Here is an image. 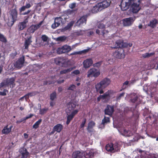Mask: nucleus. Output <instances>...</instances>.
<instances>
[{
  "label": "nucleus",
  "instance_id": "09e8293b",
  "mask_svg": "<svg viewBox=\"0 0 158 158\" xmlns=\"http://www.w3.org/2000/svg\"><path fill=\"white\" fill-rule=\"evenodd\" d=\"M41 39L44 42H46L48 39V37L46 35H43L41 36Z\"/></svg>",
  "mask_w": 158,
  "mask_h": 158
},
{
  "label": "nucleus",
  "instance_id": "f8f14e48",
  "mask_svg": "<svg viewBox=\"0 0 158 158\" xmlns=\"http://www.w3.org/2000/svg\"><path fill=\"white\" fill-rule=\"evenodd\" d=\"M87 17L84 15L81 17L76 23L77 26H81L85 25L86 23Z\"/></svg>",
  "mask_w": 158,
  "mask_h": 158
},
{
  "label": "nucleus",
  "instance_id": "c756f323",
  "mask_svg": "<svg viewBox=\"0 0 158 158\" xmlns=\"http://www.w3.org/2000/svg\"><path fill=\"white\" fill-rule=\"evenodd\" d=\"M75 68L74 67L69 68L67 69L61 70L60 72V74H65L70 72Z\"/></svg>",
  "mask_w": 158,
  "mask_h": 158
},
{
  "label": "nucleus",
  "instance_id": "f257e3e1",
  "mask_svg": "<svg viewBox=\"0 0 158 158\" xmlns=\"http://www.w3.org/2000/svg\"><path fill=\"white\" fill-rule=\"evenodd\" d=\"M111 80L108 78H105L102 79L98 83L95 85L96 91L100 94L104 93L103 90L107 87L110 83Z\"/></svg>",
  "mask_w": 158,
  "mask_h": 158
},
{
  "label": "nucleus",
  "instance_id": "b1692460",
  "mask_svg": "<svg viewBox=\"0 0 158 158\" xmlns=\"http://www.w3.org/2000/svg\"><path fill=\"white\" fill-rule=\"evenodd\" d=\"M99 6V5L98 3L93 7L91 10V12L92 13H95L102 10Z\"/></svg>",
  "mask_w": 158,
  "mask_h": 158
},
{
  "label": "nucleus",
  "instance_id": "dca6fc26",
  "mask_svg": "<svg viewBox=\"0 0 158 158\" xmlns=\"http://www.w3.org/2000/svg\"><path fill=\"white\" fill-rule=\"evenodd\" d=\"M93 61L91 59H87L84 60L83 62L84 67L88 68L93 64Z\"/></svg>",
  "mask_w": 158,
  "mask_h": 158
},
{
  "label": "nucleus",
  "instance_id": "aec40b11",
  "mask_svg": "<svg viewBox=\"0 0 158 158\" xmlns=\"http://www.w3.org/2000/svg\"><path fill=\"white\" fill-rule=\"evenodd\" d=\"M126 46L124 45L123 42L121 40L116 41L114 44V47L113 48H124Z\"/></svg>",
  "mask_w": 158,
  "mask_h": 158
},
{
  "label": "nucleus",
  "instance_id": "7c9ffc66",
  "mask_svg": "<svg viewBox=\"0 0 158 158\" xmlns=\"http://www.w3.org/2000/svg\"><path fill=\"white\" fill-rule=\"evenodd\" d=\"M63 59L61 57H58L55 59L54 61L55 63L57 65H60L63 64L62 61Z\"/></svg>",
  "mask_w": 158,
  "mask_h": 158
},
{
  "label": "nucleus",
  "instance_id": "052dcab7",
  "mask_svg": "<svg viewBox=\"0 0 158 158\" xmlns=\"http://www.w3.org/2000/svg\"><path fill=\"white\" fill-rule=\"evenodd\" d=\"M26 9L25 6H23L22 7H20L19 9V11L20 13L22 12L23 11H24L25 9Z\"/></svg>",
  "mask_w": 158,
  "mask_h": 158
},
{
  "label": "nucleus",
  "instance_id": "72a5a7b5",
  "mask_svg": "<svg viewBox=\"0 0 158 158\" xmlns=\"http://www.w3.org/2000/svg\"><path fill=\"white\" fill-rule=\"evenodd\" d=\"M42 122V119H40L38 120V121L36 122L32 126L33 128H34L35 129L39 127L40 124Z\"/></svg>",
  "mask_w": 158,
  "mask_h": 158
},
{
  "label": "nucleus",
  "instance_id": "4be33fe9",
  "mask_svg": "<svg viewBox=\"0 0 158 158\" xmlns=\"http://www.w3.org/2000/svg\"><path fill=\"white\" fill-rule=\"evenodd\" d=\"M99 5V6L101 8L102 10L105 8L110 6V3L107 1H104L98 3Z\"/></svg>",
  "mask_w": 158,
  "mask_h": 158
},
{
  "label": "nucleus",
  "instance_id": "37998d69",
  "mask_svg": "<svg viewBox=\"0 0 158 158\" xmlns=\"http://www.w3.org/2000/svg\"><path fill=\"white\" fill-rule=\"evenodd\" d=\"M109 91L106 92L102 95H100V96L102 97V99H104L106 98L107 97H110V94L108 92Z\"/></svg>",
  "mask_w": 158,
  "mask_h": 158
},
{
  "label": "nucleus",
  "instance_id": "13d9d810",
  "mask_svg": "<svg viewBox=\"0 0 158 158\" xmlns=\"http://www.w3.org/2000/svg\"><path fill=\"white\" fill-rule=\"evenodd\" d=\"M109 31L108 30H103L102 31V35L103 37H105L106 35H107Z\"/></svg>",
  "mask_w": 158,
  "mask_h": 158
},
{
  "label": "nucleus",
  "instance_id": "20e7f679",
  "mask_svg": "<svg viewBox=\"0 0 158 158\" xmlns=\"http://www.w3.org/2000/svg\"><path fill=\"white\" fill-rule=\"evenodd\" d=\"M9 14L12 19L10 24V26H11L17 20L18 14L16 8L11 9L9 11ZM8 25L9 26L10 25L9 22H8Z\"/></svg>",
  "mask_w": 158,
  "mask_h": 158
},
{
  "label": "nucleus",
  "instance_id": "473e14b6",
  "mask_svg": "<svg viewBox=\"0 0 158 158\" xmlns=\"http://www.w3.org/2000/svg\"><path fill=\"white\" fill-rule=\"evenodd\" d=\"M74 117L73 116L70 114H67V121L66 122V124L67 125H69L71 121L72 120Z\"/></svg>",
  "mask_w": 158,
  "mask_h": 158
},
{
  "label": "nucleus",
  "instance_id": "6e6552de",
  "mask_svg": "<svg viewBox=\"0 0 158 158\" xmlns=\"http://www.w3.org/2000/svg\"><path fill=\"white\" fill-rule=\"evenodd\" d=\"M43 23L42 21L40 22L38 24H32L28 28L27 31L30 33H33L35 31L38 30L41 26Z\"/></svg>",
  "mask_w": 158,
  "mask_h": 158
},
{
  "label": "nucleus",
  "instance_id": "a19ab883",
  "mask_svg": "<svg viewBox=\"0 0 158 158\" xmlns=\"http://www.w3.org/2000/svg\"><path fill=\"white\" fill-rule=\"evenodd\" d=\"M48 110V108H45L42 109H40V114L41 115L44 114Z\"/></svg>",
  "mask_w": 158,
  "mask_h": 158
},
{
  "label": "nucleus",
  "instance_id": "a211bd4d",
  "mask_svg": "<svg viewBox=\"0 0 158 158\" xmlns=\"http://www.w3.org/2000/svg\"><path fill=\"white\" fill-rule=\"evenodd\" d=\"M94 154L93 150H87L84 152V156L85 158H92L94 156Z\"/></svg>",
  "mask_w": 158,
  "mask_h": 158
},
{
  "label": "nucleus",
  "instance_id": "ea45409f",
  "mask_svg": "<svg viewBox=\"0 0 158 158\" xmlns=\"http://www.w3.org/2000/svg\"><path fill=\"white\" fill-rule=\"evenodd\" d=\"M36 92H34L31 93L27 94L24 96H26L24 98L27 100L29 96H31L33 95H35L36 94Z\"/></svg>",
  "mask_w": 158,
  "mask_h": 158
},
{
  "label": "nucleus",
  "instance_id": "8fccbe9b",
  "mask_svg": "<svg viewBox=\"0 0 158 158\" xmlns=\"http://www.w3.org/2000/svg\"><path fill=\"white\" fill-rule=\"evenodd\" d=\"M66 39V37L64 36H60L58 37L57 39V40L58 41H64Z\"/></svg>",
  "mask_w": 158,
  "mask_h": 158
},
{
  "label": "nucleus",
  "instance_id": "f03ea898",
  "mask_svg": "<svg viewBox=\"0 0 158 158\" xmlns=\"http://www.w3.org/2000/svg\"><path fill=\"white\" fill-rule=\"evenodd\" d=\"M139 4V0H122L120 6L122 10L128 9L130 5Z\"/></svg>",
  "mask_w": 158,
  "mask_h": 158
},
{
  "label": "nucleus",
  "instance_id": "58836bf2",
  "mask_svg": "<svg viewBox=\"0 0 158 158\" xmlns=\"http://www.w3.org/2000/svg\"><path fill=\"white\" fill-rule=\"evenodd\" d=\"M129 81H125L123 85L122 89L120 90V91L124 90L127 87V85L128 84Z\"/></svg>",
  "mask_w": 158,
  "mask_h": 158
},
{
  "label": "nucleus",
  "instance_id": "69168bd1",
  "mask_svg": "<svg viewBox=\"0 0 158 158\" xmlns=\"http://www.w3.org/2000/svg\"><path fill=\"white\" fill-rule=\"evenodd\" d=\"M25 120L24 118L21 119L20 120H17L16 121V123L17 124H19L21 123L22 122L25 121Z\"/></svg>",
  "mask_w": 158,
  "mask_h": 158
},
{
  "label": "nucleus",
  "instance_id": "f3484780",
  "mask_svg": "<svg viewBox=\"0 0 158 158\" xmlns=\"http://www.w3.org/2000/svg\"><path fill=\"white\" fill-rule=\"evenodd\" d=\"M105 148L107 151L111 152H114L118 149V148L117 149L116 147L114 146L113 144H107L105 147Z\"/></svg>",
  "mask_w": 158,
  "mask_h": 158
},
{
  "label": "nucleus",
  "instance_id": "ddd939ff",
  "mask_svg": "<svg viewBox=\"0 0 158 158\" xmlns=\"http://www.w3.org/2000/svg\"><path fill=\"white\" fill-rule=\"evenodd\" d=\"M32 36L30 35L25 39L24 46H23L24 49H28L29 45L32 42Z\"/></svg>",
  "mask_w": 158,
  "mask_h": 158
},
{
  "label": "nucleus",
  "instance_id": "49530a36",
  "mask_svg": "<svg viewBox=\"0 0 158 158\" xmlns=\"http://www.w3.org/2000/svg\"><path fill=\"white\" fill-rule=\"evenodd\" d=\"M123 132L124 134L127 136H129L130 135L129 133L130 132V131L128 130H127L126 129L124 128Z\"/></svg>",
  "mask_w": 158,
  "mask_h": 158
},
{
  "label": "nucleus",
  "instance_id": "4d7b16f0",
  "mask_svg": "<svg viewBox=\"0 0 158 158\" xmlns=\"http://www.w3.org/2000/svg\"><path fill=\"white\" fill-rule=\"evenodd\" d=\"M99 0H89L87 1L90 4H94L96 3L97 2L99 1Z\"/></svg>",
  "mask_w": 158,
  "mask_h": 158
},
{
  "label": "nucleus",
  "instance_id": "338daca9",
  "mask_svg": "<svg viewBox=\"0 0 158 158\" xmlns=\"http://www.w3.org/2000/svg\"><path fill=\"white\" fill-rule=\"evenodd\" d=\"M26 9H28L31 6V5L29 3H26L25 6Z\"/></svg>",
  "mask_w": 158,
  "mask_h": 158
},
{
  "label": "nucleus",
  "instance_id": "412c9836",
  "mask_svg": "<svg viewBox=\"0 0 158 158\" xmlns=\"http://www.w3.org/2000/svg\"><path fill=\"white\" fill-rule=\"evenodd\" d=\"M95 123L93 121L89 122L87 128V130L89 132L91 133L93 131V128L95 126Z\"/></svg>",
  "mask_w": 158,
  "mask_h": 158
},
{
  "label": "nucleus",
  "instance_id": "9b49d317",
  "mask_svg": "<svg viewBox=\"0 0 158 158\" xmlns=\"http://www.w3.org/2000/svg\"><path fill=\"white\" fill-rule=\"evenodd\" d=\"M114 111V106L107 105L104 110V113L106 115L111 116Z\"/></svg>",
  "mask_w": 158,
  "mask_h": 158
},
{
  "label": "nucleus",
  "instance_id": "0e129e2a",
  "mask_svg": "<svg viewBox=\"0 0 158 158\" xmlns=\"http://www.w3.org/2000/svg\"><path fill=\"white\" fill-rule=\"evenodd\" d=\"M72 73L77 75L79 74L80 73V72L78 70H76L73 71Z\"/></svg>",
  "mask_w": 158,
  "mask_h": 158
},
{
  "label": "nucleus",
  "instance_id": "774afa93",
  "mask_svg": "<svg viewBox=\"0 0 158 158\" xmlns=\"http://www.w3.org/2000/svg\"><path fill=\"white\" fill-rule=\"evenodd\" d=\"M31 11V10H28L27 12H25L22 13V15H28L30 12Z\"/></svg>",
  "mask_w": 158,
  "mask_h": 158
},
{
  "label": "nucleus",
  "instance_id": "864d4df0",
  "mask_svg": "<svg viewBox=\"0 0 158 158\" xmlns=\"http://www.w3.org/2000/svg\"><path fill=\"white\" fill-rule=\"evenodd\" d=\"M8 91L6 89H4L3 92L0 91V95L1 96H5L6 95V93H8Z\"/></svg>",
  "mask_w": 158,
  "mask_h": 158
},
{
  "label": "nucleus",
  "instance_id": "6ab92c4d",
  "mask_svg": "<svg viewBox=\"0 0 158 158\" xmlns=\"http://www.w3.org/2000/svg\"><path fill=\"white\" fill-rule=\"evenodd\" d=\"M8 125H7L4 127L2 131V134H8L10 132L11 129L13 127V126H10L8 127Z\"/></svg>",
  "mask_w": 158,
  "mask_h": 158
},
{
  "label": "nucleus",
  "instance_id": "c85d7f7f",
  "mask_svg": "<svg viewBox=\"0 0 158 158\" xmlns=\"http://www.w3.org/2000/svg\"><path fill=\"white\" fill-rule=\"evenodd\" d=\"M90 48L89 49H84L83 50L80 51L79 52H75L71 54L72 55H74L77 54L81 55L82 54L88 52L89 51Z\"/></svg>",
  "mask_w": 158,
  "mask_h": 158
},
{
  "label": "nucleus",
  "instance_id": "0eeeda50",
  "mask_svg": "<svg viewBox=\"0 0 158 158\" xmlns=\"http://www.w3.org/2000/svg\"><path fill=\"white\" fill-rule=\"evenodd\" d=\"M71 50V47L67 45H65L60 48H59L57 50V53L58 54H61L63 53L68 52Z\"/></svg>",
  "mask_w": 158,
  "mask_h": 158
},
{
  "label": "nucleus",
  "instance_id": "e433bc0d",
  "mask_svg": "<svg viewBox=\"0 0 158 158\" xmlns=\"http://www.w3.org/2000/svg\"><path fill=\"white\" fill-rule=\"evenodd\" d=\"M73 25V23L71 22L69 23L68 25L64 28V30H69L71 29Z\"/></svg>",
  "mask_w": 158,
  "mask_h": 158
},
{
  "label": "nucleus",
  "instance_id": "c9c22d12",
  "mask_svg": "<svg viewBox=\"0 0 158 158\" xmlns=\"http://www.w3.org/2000/svg\"><path fill=\"white\" fill-rule=\"evenodd\" d=\"M0 41L5 43H6L7 42L6 38L1 33H0Z\"/></svg>",
  "mask_w": 158,
  "mask_h": 158
},
{
  "label": "nucleus",
  "instance_id": "c03bdc74",
  "mask_svg": "<svg viewBox=\"0 0 158 158\" xmlns=\"http://www.w3.org/2000/svg\"><path fill=\"white\" fill-rule=\"evenodd\" d=\"M125 93L124 92H123L122 93L116 96V99L117 101L119 100L122 97L124 96Z\"/></svg>",
  "mask_w": 158,
  "mask_h": 158
},
{
  "label": "nucleus",
  "instance_id": "cd10ccee",
  "mask_svg": "<svg viewBox=\"0 0 158 158\" xmlns=\"http://www.w3.org/2000/svg\"><path fill=\"white\" fill-rule=\"evenodd\" d=\"M73 158H83L80 152L79 151L74 152L72 154Z\"/></svg>",
  "mask_w": 158,
  "mask_h": 158
},
{
  "label": "nucleus",
  "instance_id": "393cba45",
  "mask_svg": "<svg viewBox=\"0 0 158 158\" xmlns=\"http://www.w3.org/2000/svg\"><path fill=\"white\" fill-rule=\"evenodd\" d=\"M76 106V105L72 102H70L67 104L68 109L70 111L73 110Z\"/></svg>",
  "mask_w": 158,
  "mask_h": 158
},
{
  "label": "nucleus",
  "instance_id": "1a4fd4ad",
  "mask_svg": "<svg viewBox=\"0 0 158 158\" xmlns=\"http://www.w3.org/2000/svg\"><path fill=\"white\" fill-rule=\"evenodd\" d=\"M135 20L134 18L132 17L124 19L122 20L123 25L124 26H130L132 24Z\"/></svg>",
  "mask_w": 158,
  "mask_h": 158
},
{
  "label": "nucleus",
  "instance_id": "680f3d73",
  "mask_svg": "<svg viewBox=\"0 0 158 158\" xmlns=\"http://www.w3.org/2000/svg\"><path fill=\"white\" fill-rule=\"evenodd\" d=\"M94 32H93V31H89L87 33L86 35L87 36L89 37L91 35H94Z\"/></svg>",
  "mask_w": 158,
  "mask_h": 158
},
{
  "label": "nucleus",
  "instance_id": "2f4dec72",
  "mask_svg": "<svg viewBox=\"0 0 158 158\" xmlns=\"http://www.w3.org/2000/svg\"><path fill=\"white\" fill-rule=\"evenodd\" d=\"M98 28L100 29H103L105 28L106 25L102 23V22H98L97 24Z\"/></svg>",
  "mask_w": 158,
  "mask_h": 158
},
{
  "label": "nucleus",
  "instance_id": "bb28decb",
  "mask_svg": "<svg viewBox=\"0 0 158 158\" xmlns=\"http://www.w3.org/2000/svg\"><path fill=\"white\" fill-rule=\"evenodd\" d=\"M63 126L60 124H57L54 127V130L58 132H60L63 129Z\"/></svg>",
  "mask_w": 158,
  "mask_h": 158
},
{
  "label": "nucleus",
  "instance_id": "39448f33",
  "mask_svg": "<svg viewBox=\"0 0 158 158\" xmlns=\"http://www.w3.org/2000/svg\"><path fill=\"white\" fill-rule=\"evenodd\" d=\"M87 77H94L97 78L98 77L100 74L99 70L94 68H93L89 69L87 72Z\"/></svg>",
  "mask_w": 158,
  "mask_h": 158
},
{
  "label": "nucleus",
  "instance_id": "5701e85b",
  "mask_svg": "<svg viewBox=\"0 0 158 158\" xmlns=\"http://www.w3.org/2000/svg\"><path fill=\"white\" fill-rule=\"evenodd\" d=\"M132 11L135 13H137L140 10V8L139 6V5L135 4V5H130Z\"/></svg>",
  "mask_w": 158,
  "mask_h": 158
},
{
  "label": "nucleus",
  "instance_id": "79ce46f5",
  "mask_svg": "<svg viewBox=\"0 0 158 158\" xmlns=\"http://www.w3.org/2000/svg\"><path fill=\"white\" fill-rule=\"evenodd\" d=\"M154 54V53H146L143 54V56L144 58H148L152 56Z\"/></svg>",
  "mask_w": 158,
  "mask_h": 158
},
{
  "label": "nucleus",
  "instance_id": "5fc2aeb1",
  "mask_svg": "<svg viewBox=\"0 0 158 158\" xmlns=\"http://www.w3.org/2000/svg\"><path fill=\"white\" fill-rule=\"evenodd\" d=\"M84 31L80 30L79 31H78L76 32V34L78 36L82 35L84 34Z\"/></svg>",
  "mask_w": 158,
  "mask_h": 158
},
{
  "label": "nucleus",
  "instance_id": "4c0bfd02",
  "mask_svg": "<svg viewBox=\"0 0 158 158\" xmlns=\"http://www.w3.org/2000/svg\"><path fill=\"white\" fill-rule=\"evenodd\" d=\"M56 98V92H52L50 95V99L52 101H53Z\"/></svg>",
  "mask_w": 158,
  "mask_h": 158
},
{
  "label": "nucleus",
  "instance_id": "6e6d98bb",
  "mask_svg": "<svg viewBox=\"0 0 158 158\" xmlns=\"http://www.w3.org/2000/svg\"><path fill=\"white\" fill-rule=\"evenodd\" d=\"M138 97L136 96L134 98H131V100L132 102L135 103L138 100Z\"/></svg>",
  "mask_w": 158,
  "mask_h": 158
},
{
  "label": "nucleus",
  "instance_id": "4468645a",
  "mask_svg": "<svg viewBox=\"0 0 158 158\" xmlns=\"http://www.w3.org/2000/svg\"><path fill=\"white\" fill-rule=\"evenodd\" d=\"M63 20V19L61 17L56 18L54 23L52 25V28L53 29H55L56 27H58L61 23H63L62 22Z\"/></svg>",
  "mask_w": 158,
  "mask_h": 158
},
{
  "label": "nucleus",
  "instance_id": "bf43d9fd",
  "mask_svg": "<svg viewBox=\"0 0 158 158\" xmlns=\"http://www.w3.org/2000/svg\"><path fill=\"white\" fill-rule=\"evenodd\" d=\"M76 5V3H71L69 4V7L71 9H73L74 7H75Z\"/></svg>",
  "mask_w": 158,
  "mask_h": 158
},
{
  "label": "nucleus",
  "instance_id": "a878e982",
  "mask_svg": "<svg viewBox=\"0 0 158 158\" xmlns=\"http://www.w3.org/2000/svg\"><path fill=\"white\" fill-rule=\"evenodd\" d=\"M158 21L156 19H153L150 21L148 26L153 28L156 27V25Z\"/></svg>",
  "mask_w": 158,
  "mask_h": 158
},
{
  "label": "nucleus",
  "instance_id": "7ed1b4c3",
  "mask_svg": "<svg viewBox=\"0 0 158 158\" xmlns=\"http://www.w3.org/2000/svg\"><path fill=\"white\" fill-rule=\"evenodd\" d=\"M112 56L115 58L119 59L124 58L125 56L124 49L122 48H119L114 52Z\"/></svg>",
  "mask_w": 158,
  "mask_h": 158
},
{
  "label": "nucleus",
  "instance_id": "e2e57ef3",
  "mask_svg": "<svg viewBox=\"0 0 158 158\" xmlns=\"http://www.w3.org/2000/svg\"><path fill=\"white\" fill-rule=\"evenodd\" d=\"M33 116V114H30L29 116H26V117L24 118L25 121L27 119L30 118H31Z\"/></svg>",
  "mask_w": 158,
  "mask_h": 158
},
{
  "label": "nucleus",
  "instance_id": "423d86ee",
  "mask_svg": "<svg viewBox=\"0 0 158 158\" xmlns=\"http://www.w3.org/2000/svg\"><path fill=\"white\" fill-rule=\"evenodd\" d=\"M24 61L25 57L23 56L15 62L14 64V67L18 69H20L23 67Z\"/></svg>",
  "mask_w": 158,
  "mask_h": 158
},
{
  "label": "nucleus",
  "instance_id": "de8ad7c7",
  "mask_svg": "<svg viewBox=\"0 0 158 158\" xmlns=\"http://www.w3.org/2000/svg\"><path fill=\"white\" fill-rule=\"evenodd\" d=\"M15 81V79L14 78H11L9 79L7 81L8 84L9 85H12Z\"/></svg>",
  "mask_w": 158,
  "mask_h": 158
},
{
  "label": "nucleus",
  "instance_id": "603ef678",
  "mask_svg": "<svg viewBox=\"0 0 158 158\" xmlns=\"http://www.w3.org/2000/svg\"><path fill=\"white\" fill-rule=\"evenodd\" d=\"M79 112V110H73L71 113L70 114L72 115L73 117L77 114L78 112Z\"/></svg>",
  "mask_w": 158,
  "mask_h": 158
},
{
  "label": "nucleus",
  "instance_id": "3c124183",
  "mask_svg": "<svg viewBox=\"0 0 158 158\" xmlns=\"http://www.w3.org/2000/svg\"><path fill=\"white\" fill-rule=\"evenodd\" d=\"M86 118H85L83 119V121L82 122V123H81V124L80 126V127L81 128H83L84 127L85 123H86Z\"/></svg>",
  "mask_w": 158,
  "mask_h": 158
},
{
  "label": "nucleus",
  "instance_id": "9d476101",
  "mask_svg": "<svg viewBox=\"0 0 158 158\" xmlns=\"http://www.w3.org/2000/svg\"><path fill=\"white\" fill-rule=\"evenodd\" d=\"M32 15L25 16L24 21L21 23L19 26V30H22L26 27L27 23L28 22V19L31 18Z\"/></svg>",
  "mask_w": 158,
  "mask_h": 158
},
{
  "label": "nucleus",
  "instance_id": "a18cd8bd",
  "mask_svg": "<svg viewBox=\"0 0 158 158\" xmlns=\"http://www.w3.org/2000/svg\"><path fill=\"white\" fill-rule=\"evenodd\" d=\"M76 86L75 85L72 84L67 89L68 90H71L74 91V90L76 89Z\"/></svg>",
  "mask_w": 158,
  "mask_h": 158
},
{
  "label": "nucleus",
  "instance_id": "2eb2a0df",
  "mask_svg": "<svg viewBox=\"0 0 158 158\" xmlns=\"http://www.w3.org/2000/svg\"><path fill=\"white\" fill-rule=\"evenodd\" d=\"M19 152L21 156V158H27L29 153L25 148H21L20 149Z\"/></svg>",
  "mask_w": 158,
  "mask_h": 158
},
{
  "label": "nucleus",
  "instance_id": "f704fd0d",
  "mask_svg": "<svg viewBox=\"0 0 158 158\" xmlns=\"http://www.w3.org/2000/svg\"><path fill=\"white\" fill-rule=\"evenodd\" d=\"M110 118L105 116L104 118L102 120V124L104 125L105 123H110Z\"/></svg>",
  "mask_w": 158,
  "mask_h": 158
}]
</instances>
